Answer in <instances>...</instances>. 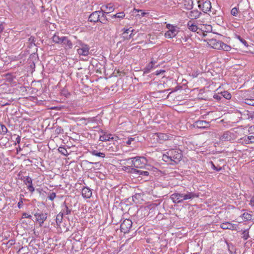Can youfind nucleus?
Masks as SVG:
<instances>
[{"label":"nucleus","instance_id":"nucleus-1","mask_svg":"<svg viewBox=\"0 0 254 254\" xmlns=\"http://www.w3.org/2000/svg\"><path fill=\"white\" fill-rule=\"evenodd\" d=\"M168 155L171 157L172 162L175 164H178L182 159V154L181 150L171 149L168 151Z\"/></svg>","mask_w":254,"mask_h":254},{"label":"nucleus","instance_id":"nucleus-2","mask_svg":"<svg viewBox=\"0 0 254 254\" xmlns=\"http://www.w3.org/2000/svg\"><path fill=\"white\" fill-rule=\"evenodd\" d=\"M133 160L130 162L131 167L136 168H141L147 163V160L145 157H139L133 158Z\"/></svg>","mask_w":254,"mask_h":254},{"label":"nucleus","instance_id":"nucleus-3","mask_svg":"<svg viewBox=\"0 0 254 254\" xmlns=\"http://www.w3.org/2000/svg\"><path fill=\"white\" fill-rule=\"evenodd\" d=\"M132 221L128 219H126L123 221L121 224V231L124 233H128L132 226Z\"/></svg>","mask_w":254,"mask_h":254},{"label":"nucleus","instance_id":"nucleus-4","mask_svg":"<svg viewBox=\"0 0 254 254\" xmlns=\"http://www.w3.org/2000/svg\"><path fill=\"white\" fill-rule=\"evenodd\" d=\"M167 27L169 29V30L165 33V36L168 38H172L174 37L178 33V31L176 29L175 27L170 24H167Z\"/></svg>","mask_w":254,"mask_h":254},{"label":"nucleus","instance_id":"nucleus-5","mask_svg":"<svg viewBox=\"0 0 254 254\" xmlns=\"http://www.w3.org/2000/svg\"><path fill=\"white\" fill-rule=\"evenodd\" d=\"M103 11L101 8V10L93 12L88 17V21L91 22L96 23L100 21V13Z\"/></svg>","mask_w":254,"mask_h":254},{"label":"nucleus","instance_id":"nucleus-6","mask_svg":"<svg viewBox=\"0 0 254 254\" xmlns=\"http://www.w3.org/2000/svg\"><path fill=\"white\" fill-rule=\"evenodd\" d=\"M200 1H198V7L201 9L202 11L204 13H207V11H211V3L209 0H205L203 2L202 4L199 3Z\"/></svg>","mask_w":254,"mask_h":254},{"label":"nucleus","instance_id":"nucleus-7","mask_svg":"<svg viewBox=\"0 0 254 254\" xmlns=\"http://www.w3.org/2000/svg\"><path fill=\"white\" fill-rule=\"evenodd\" d=\"M80 45L81 47L77 49V52L78 54L80 55H82L84 56L88 55L89 53V46L82 43H80Z\"/></svg>","mask_w":254,"mask_h":254},{"label":"nucleus","instance_id":"nucleus-8","mask_svg":"<svg viewBox=\"0 0 254 254\" xmlns=\"http://www.w3.org/2000/svg\"><path fill=\"white\" fill-rule=\"evenodd\" d=\"M234 134L230 131H225L223 134L220 137L219 139L222 141H231L233 139Z\"/></svg>","mask_w":254,"mask_h":254},{"label":"nucleus","instance_id":"nucleus-9","mask_svg":"<svg viewBox=\"0 0 254 254\" xmlns=\"http://www.w3.org/2000/svg\"><path fill=\"white\" fill-rule=\"evenodd\" d=\"M170 198L175 203H180L183 202V193H174L171 195Z\"/></svg>","mask_w":254,"mask_h":254},{"label":"nucleus","instance_id":"nucleus-10","mask_svg":"<svg viewBox=\"0 0 254 254\" xmlns=\"http://www.w3.org/2000/svg\"><path fill=\"white\" fill-rule=\"evenodd\" d=\"M37 221L39 222L40 226H42L44 222L46 220L47 215L46 213H36L34 214Z\"/></svg>","mask_w":254,"mask_h":254},{"label":"nucleus","instance_id":"nucleus-11","mask_svg":"<svg viewBox=\"0 0 254 254\" xmlns=\"http://www.w3.org/2000/svg\"><path fill=\"white\" fill-rule=\"evenodd\" d=\"M197 128H207L209 127V122L206 121L198 120L195 122L194 125Z\"/></svg>","mask_w":254,"mask_h":254},{"label":"nucleus","instance_id":"nucleus-12","mask_svg":"<svg viewBox=\"0 0 254 254\" xmlns=\"http://www.w3.org/2000/svg\"><path fill=\"white\" fill-rule=\"evenodd\" d=\"M125 30L122 34L123 38L124 40H129L132 37V33L134 31V29L130 27L128 29H124Z\"/></svg>","mask_w":254,"mask_h":254},{"label":"nucleus","instance_id":"nucleus-13","mask_svg":"<svg viewBox=\"0 0 254 254\" xmlns=\"http://www.w3.org/2000/svg\"><path fill=\"white\" fill-rule=\"evenodd\" d=\"M222 43L223 42L221 41L212 39L209 41L208 44L213 49L220 50V48L221 47Z\"/></svg>","mask_w":254,"mask_h":254},{"label":"nucleus","instance_id":"nucleus-14","mask_svg":"<svg viewBox=\"0 0 254 254\" xmlns=\"http://www.w3.org/2000/svg\"><path fill=\"white\" fill-rule=\"evenodd\" d=\"M199 194L193 192L188 191L186 194L183 193V201L188 199H192L195 197H198Z\"/></svg>","mask_w":254,"mask_h":254},{"label":"nucleus","instance_id":"nucleus-15","mask_svg":"<svg viewBox=\"0 0 254 254\" xmlns=\"http://www.w3.org/2000/svg\"><path fill=\"white\" fill-rule=\"evenodd\" d=\"M62 44L65 45V48L66 49H70L72 48L73 45L71 41L69 40L67 37L65 36L62 37Z\"/></svg>","mask_w":254,"mask_h":254},{"label":"nucleus","instance_id":"nucleus-16","mask_svg":"<svg viewBox=\"0 0 254 254\" xmlns=\"http://www.w3.org/2000/svg\"><path fill=\"white\" fill-rule=\"evenodd\" d=\"M220 227L223 229H229V230H236V225L232 224L230 222H224L222 223Z\"/></svg>","mask_w":254,"mask_h":254},{"label":"nucleus","instance_id":"nucleus-17","mask_svg":"<svg viewBox=\"0 0 254 254\" xmlns=\"http://www.w3.org/2000/svg\"><path fill=\"white\" fill-rule=\"evenodd\" d=\"M187 26L190 31L192 32H197V33L200 34V28L198 27L196 25L192 23L191 21L188 22Z\"/></svg>","mask_w":254,"mask_h":254},{"label":"nucleus","instance_id":"nucleus-18","mask_svg":"<svg viewBox=\"0 0 254 254\" xmlns=\"http://www.w3.org/2000/svg\"><path fill=\"white\" fill-rule=\"evenodd\" d=\"M156 62L151 61L143 69V71L144 73H149L152 68H155L158 65H155Z\"/></svg>","mask_w":254,"mask_h":254},{"label":"nucleus","instance_id":"nucleus-19","mask_svg":"<svg viewBox=\"0 0 254 254\" xmlns=\"http://www.w3.org/2000/svg\"><path fill=\"white\" fill-rule=\"evenodd\" d=\"M82 195L84 198H89L92 195V191L89 188L84 187L82 190Z\"/></svg>","mask_w":254,"mask_h":254},{"label":"nucleus","instance_id":"nucleus-20","mask_svg":"<svg viewBox=\"0 0 254 254\" xmlns=\"http://www.w3.org/2000/svg\"><path fill=\"white\" fill-rule=\"evenodd\" d=\"M131 172L136 173L139 175L148 176L149 174V172L146 171H143L141 170H137L135 168H132L131 169Z\"/></svg>","mask_w":254,"mask_h":254},{"label":"nucleus","instance_id":"nucleus-21","mask_svg":"<svg viewBox=\"0 0 254 254\" xmlns=\"http://www.w3.org/2000/svg\"><path fill=\"white\" fill-rule=\"evenodd\" d=\"M111 11H109L107 12H105L103 10V11L101 12V13L102 14V16L100 17V21L99 22H101V23L106 24H107V22L108 21V19L106 16V13H109Z\"/></svg>","mask_w":254,"mask_h":254},{"label":"nucleus","instance_id":"nucleus-22","mask_svg":"<svg viewBox=\"0 0 254 254\" xmlns=\"http://www.w3.org/2000/svg\"><path fill=\"white\" fill-rule=\"evenodd\" d=\"M212 26L210 25L201 26V28H200V33L202 32L204 36L205 35L204 32H210L212 31Z\"/></svg>","mask_w":254,"mask_h":254},{"label":"nucleus","instance_id":"nucleus-23","mask_svg":"<svg viewBox=\"0 0 254 254\" xmlns=\"http://www.w3.org/2000/svg\"><path fill=\"white\" fill-rule=\"evenodd\" d=\"M201 13L197 10L191 11L189 17L191 19H196L199 17Z\"/></svg>","mask_w":254,"mask_h":254},{"label":"nucleus","instance_id":"nucleus-24","mask_svg":"<svg viewBox=\"0 0 254 254\" xmlns=\"http://www.w3.org/2000/svg\"><path fill=\"white\" fill-rule=\"evenodd\" d=\"M193 1L192 0H185L184 6L186 9L190 10L193 8Z\"/></svg>","mask_w":254,"mask_h":254},{"label":"nucleus","instance_id":"nucleus-25","mask_svg":"<svg viewBox=\"0 0 254 254\" xmlns=\"http://www.w3.org/2000/svg\"><path fill=\"white\" fill-rule=\"evenodd\" d=\"M162 159L171 165H174V163L172 162L171 156L168 155V152H167L166 154H163Z\"/></svg>","mask_w":254,"mask_h":254},{"label":"nucleus","instance_id":"nucleus-26","mask_svg":"<svg viewBox=\"0 0 254 254\" xmlns=\"http://www.w3.org/2000/svg\"><path fill=\"white\" fill-rule=\"evenodd\" d=\"M90 152L94 156L101 157V158H104L105 157V154L103 152H99L98 151L96 150H93L92 151H90Z\"/></svg>","mask_w":254,"mask_h":254},{"label":"nucleus","instance_id":"nucleus-27","mask_svg":"<svg viewBox=\"0 0 254 254\" xmlns=\"http://www.w3.org/2000/svg\"><path fill=\"white\" fill-rule=\"evenodd\" d=\"M21 180L23 181V182L25 185H32V180L29 176H24L23 178H21Z\"/></svg>","mask_w":254,"mask_h":254},{"label":"nucleus","instance_id":"nucleus-28","mask_svg":"<svg viewBox=\"0 0 254 254\" xmlns=\"http://www.w3.org/2000/svg\"><path fill=\"white\" fill-rule=\"evenodd\" d=\"M63 219V213L60 212L56 217V222L57 225L59 226L60 224L62 222Z\"/></svg>","mask_w":254,"mask_h":254},{"label":"nucleus","instance_id":"nucleus-29","mask_svg":"<svg viewBox=\"0 0 254 254\" xmlns=\"http://www.w3.org/2000/svg\"><path fill=\"white\" fill-rule=\"evenodd\" d=\"M157 136L161 140L165 141L169 139V136L165 133H159L157 134Z\"/></svg>","mask_w":254,"mask_h":254},{"label":"nucleus","instance_id":"nucleus-30","mask_svg":"<svg viewBox=\"0 0 254 254\" xmlns=\"http://www.w3.org/2000/svg\"><path fill=\"white\" fill-rule=\"evenodd\" d=\"M62 37H60L58 35L55 34L52 37L53 41L57 44H62Z\"/></svg>","mask_w":254,"mask_h":254},{"label":"nucleus","instance_id":"nucleus-31","mask_svg":"<svg viewBox=\"0 0 254 254\" xmlns=\"http://www.w3.org/2000/svg\"><path fill=\"white\" fill-rule=\"evenodd\" d=\"M110 136H111L110 134V135L104 134L103 135H101L100 137V140L101 141H106L110 140L111 139H113V137H111Z\"/></svg>","mask_w":254,"mask_h":254},{"label":"nucleus","instance_id":"nucleus-32","mask_svg":"<svg viewBox=\"0 0 254 254\" xmlns=\"http://www.w3.org/2000/svg\"><path fill=\"white\" fill-rule=\"evenodd\" d=\"M221 94L222 95V98H225L226 99H230L231 98V94L227 91L221 92Z\"/></svg>","mask_w":254,"mask_h":254},{"label":"nucleus","instance_id":"nucleus-33","mask_svg":"<svg viewBox=\"0 0 254 254\" xmlns=\"http://www.w3.org/2000/svg\"><path fill=\"white\" fill-rule=\"evenodd\" d=\"M231 47L230 46L224 43L223 42L222 43L221 47L220 48V50H223L225 51H229L231 50Z\"/></svg>","mask_w":254,"mask_h":254},{"label":"nucleus","instance_id":"nucleus-34","mask_svg":"<svg viewBox=\"0 0 254 254\" xmlns=\"http://www.w3.org/2000/svg\"><path fill=\"white\" fill-rule=\"evenodd\" d=\"M125 16V14L124 13V12H121L117 13L115 15H113L111 17L113 18H123Z\"/></svg>","mask_w":254,"mask_h":254},{"label":"nucleus","instance_id":"nucleus-35","mask_svg":"<svg viewBox=\"0 0 254 254\" xmlns=\"http://www.w3.org/2000/svg\"><path fill=\"white\" fill-rule=\"evenodd\" d=\"M59 151L64 156H67L68 154L66 149L64 147H60L58 149Z\"/></svg>","mask_w":254,"mask_h":254},{"label":"nucleus","instance_id":"nucleus-36","mask_svg":"<svg viewBox=\"0 0 254 254\" xmlns=\"http://www.w3.org/2000/svg\"><path fill=\"white\" fill-rule=\"evenodd\" d=\"M242 238H243L245 240H247L249 237V234L248 230H244L242 233Z\"/></svg>","mask_w":254,"mask_h":254},{"label":"nucleus","instance_id":"nucleus-37","mask_svg":"<svg viewBox=\"0 0 254 254\" xmlns=\"http://www.w3.org/2000/svg\"><path fill=\"white\" fill-rule=\"evenodd\" d=\"M245 103L249 105L254 106V100L251 99H246Z\"/></svg>","mask_w":254,"mask_h":254},{"label":"nucleus","instance_id":"nucleus-38","mask_svg":"<svg viewBox=\"0 0 254 254\" xmlns=\"http://www.w3.org/2000/svg\"><path fill=\"white\" fill-rule=\"evenodd\" d=\"M141 196V194L140 193H136L134 195L132 196V200L135 203L137 202L139 198Z\"/></svg>","mask_w":254,"mask_h":254},{"label":"nucleus","instance_id":"nucleus-39","mask_svg":"<svg viewBox=\"0 0 254 254\" xmlns=\"http://www.w3.org/2000/svg\"><path fill=\"white\" fill-rule=\"evenodd\" d=\"M238 8L237 7H234L232 9L231 13L234 16H237L238 12Z\"/></svg>","mask_w":254,"mask_h":254},{"label":"nucleus","instance_id":"nucleus-40","mask_svg":"<svg viewBox=\"0 0 254 254\" xmlns=\"http://www.w3.org/2000/svg\"><path fill=\"white\" fill-rule=\"evenodd\" d=\"M237 38L246 47H248V44L247 42V41L243 39L239 35H237Z\"/></svg>","mask_w":254,"mask_h":254},{"label":"nucleus","instance_id":"nucleus-41","mask_svg":"<svg viewBox=\"0 0 254 254\" xmlns=\"http://www.w3.org/2000/svg\"><path fill=\"white\" fill-rule=\"evenodd\" d=\"M1 129L0 131V133L5 134L7 132V129L6 127L4 125H1Z\"/></svg>","mask_w":254,"mask_h":254},{"label":"nucleus","instance_id":"nucleus-42","mask_svg":"<svg viewBox=\"0 0 254 254\" xmlns=\"http://www.w3.org/2000/svg\"><path fill=\"white\" fill-rule=\"evenodd\" d=\"M211 164V165H212V168H213V170L216 171H220V170H222V167H220V166H215V165L214 164V163L211 161L210 162Z\"/></svg>","mask_w":254,"mask_h":254},{"label":"nucleus","instance_id":"nucleus-43","mask_svg":"<svg viewBox=\"0 0 254 254\" xmlns=\"http://www.w3.org/2000/svg\"><path fill=\"white\" fill-rule=\"evenodd\" d=\"M213 97L214 99L218 101H219L222 99V96L221 93L214 94Z\"/></svg>","mask_w":254,"mask_h":254},{"label":"nucleus","instance_id":"nucleus-44","mask_svg":"<svg viewBox=\"0 0 254 254\" xmlns=\"http://www.w3.org/2000/svg\"><path fill=\"white\" fill-rule=\"evenodd\" d=\"M56 197V194L55 192H52L48 196V198L51 200H53Z\"/></svg>","mask_w":254,"mask_h":254},{"label":"nucleus","instance_id":"nucleus-45","mask_svg":"<svg viewBox=\"0 0 254 254\" xmlns=\"http://www.w3.org/2000/svg\"><path fill=\"white\" fill-rule=\"evenodd\" d=\"M243 217L247 220H249L252 219V215L249 213H244Z\"/></svg>","mask_w":254,"mask_h":254},{"label":"nucleus","instance_id":"nucleus-46","mask_svg":"<svg viewBox=\"0 0 254 254\" xmlns=\"http://www.w3.org/2000/svg\"><path fill=\"white\" fill-rule=\"evenodd\" d=\"M64 206H65V213H66V214H69L71 213V209H69L67 207V206L66 205L65 202H64Z\"/></svg>","mask_w":254,"mask_h":254},{"label":"nucleus","instance_id":"nucleus-47","mask_svg":"<svg viewBox=\"0 0 254 254\" xmlns=\"http://www.w3.org/2000/svg\"><path fill=\"white\" fill-rule=\"evenodd\" d=\"M27 189L31 192H33L35 190V188L33 186V185H28L27 186Z\"/></svg>","mask_w":254,"mask_h":254},{"label":"nucleus","instance_id":"nucleus-48","mask_svg":"<svg viewBox=\"0 0 254 254\" xmlns=\"http://www.w3.org/2000/svg\"><path fill=\"white\" fill-rule=\"evenodd\" d=\"M247 138H248L250 140V142L251 143H254V136H253V135L247 136Z\"/></svg>","mask_w":254,"mask_h":254},{"label":"nucleus","instance_id":"nucleus-49","mask_svg":"<svg viewBox=\"0 0 254 254\" xmlns=\"http://www.w3.org/2000/svg\"><path fill=\"white\" fill-rule=\"evenodd\" d=\"M23 204L22 198L21 197L20 200L18 202L17 206L19 208H20L22 207Z\"/></svg>","mask_w":254,"mask_h":254},{"label":"nucleus","instance_id":"nucleus-50","mask_svg":"<svg viewBox=\"0 0 254 254\" xmlns=\"http://www.w3.org/2000/svg\"><path fill=\"white\" fill-rule=\"evenodd\" d=\"M134 138L130 137V138H128L126 142L127 145H130L131 144V142L134 141Z\"/></svg>","mask_w":254,"mask_h":254},{"label":"nucleus","instance_id":"nucleus-51","mask_svg":"<svg viewBox=\"0 0 254 254\" xmlns=\"http://www.w3.org/2000/svg\"><path fill=\"white\" fill-rule=\"evenodd\" d=\"M164 72H165V70H157L155 71V74L156 75H158L160 74H163Z\"/></svg>","mask_w":254,"mask_h":254},{"label":"nucleus","instance_id":"nucleus-52","mask_svg":"<svg viewBox=\"0 0 254 254\" xmlns=\"http://www.w3.org/2000/svg\"><path fill=\"white\" fill-rule=\"evenodd\" d=\"M22 216L23 218H30V219L31 218V217H32V216L30 215H29L26 213H23L22 214Z\"/></svg>","mask_w":254,"mask_h":254},{"label":"nucleus","instance_id":"nucleus-53","mask_svg":"<svg viewBox=\"0 0 254 254\" xmlns=\"http://www.w3.org/2000/svg\"><path fill=\"white\" fill-rule=\"evenodd\" d=\"M252 206H254V196H253L251 200H250V203Z\"/></svg>","mask_w":254,"mask_h":254},{"label":"nucleus","instance_id":"nucleus-54","mask_svg":"<svg viewBox=\"0 0 254 254\" xmlns=\"http://www.w3.org/2000/svg\"><path fill=\"white\" fill-rule=\"evenodd\" d=\"M244 141H245V143L246 144H250V143H251L250 142V140L248 138H247V136H246L245 137V139H244Z\"/></svg>","mask_w":254,"mask_h":254},{"label":"nucleus","instance_id":"nucleus-55","mask_svg":"<svg viewBox=\"0 0 254 254\" xmlns=\"http://www.w3.org/2000/svg\"><path fill=\"white\" fill-rule=\"evenodd\" d=\"M20 136H17V137H16V142L17 143H19L20 142Z\"/></svg>","mask_w":254,"mask_h":254},{"label":"nucleus","instance_id":"nucleus-56","mask_svg":"<svg viewBox=\"0 0 254 254\" xmlns=\"http://www.w3.org/2000/svg\"><path fill=\"white\" fill-rule=\"evenodd\" d=\"M42 190H42V189H37L36 190V191H37V192H38L40 194H41V192H42Z\"/></svg>","mask_w":254,"mask_h":254},{"label":"nucleus","instance_id":"nucleus-57","mask_svg":"<svg viewBox=\"0 0 254 254\" xmlns=\"http://www.w3.org/2000/svg\"><path fill=\"white\" fill-rule=\"evenodd\" d=\"M106 7L107 8L109 9V10H112V6H109L108 5H106Z\"/></svg>","mask_w":254,"mask_h":254},{"label":"nucleus","instance_id":"nucleus-58","mask_svg":"<svg viewBox=\"0 0 254 254\" xmlns=\"http://www.w3.org/2000/svg\"><path fill=\"white\" fill-rule=\"evenodd\" d=\"M216 12H217V10H213L212 14H213V15H216Z\"/></svg>","mask_w":254,"mask_h":254},{"label":"nucleus","instance_id":"nucleus-59","mask_svg":"<svg viewBox=\"0 0 254 254\" xmlns=\"http://www.w3.org/2000/svg\"><path fill=\"white\" fill-rule=\"evenodd\" d=\"M169 89H167V90H163V91H160V92H166L167 91H168Z\"/></svg>","mask_w":254,"mask_h":254},{"label":"nucleus","instance_id":"nucleus-60","mask_svg":"<svg viewBox=\"0 0 254 254\" xmlns=\"http://www.w3.org/2000/svg\"><path fill=\"white\" fill-rule=\"evenodd\" d=\"M172 92H173V91L171 92H170V93H169V94L167 96L166 98H168V97H169V95H170V94Z\"/></svg>","mask_w":254,"mask_h":254},{"label":"nucleus","instance_id":"nucleus-61","mask_svg":"<svg viewBox=\"0 0 254 254\" xmlns=\"http://www.w3.org/2000/svg\"><path fill=\"white\" fill-rule=\"evenodd\" d=\"M145 14V13L144 12H142V15H144Z\"/></svg>","mask_w":254,"mask_h":254},{"label":"nucleus","instance_id":"nucleus-62","mask_svg":"<svg viewBox=\"0 0 254 254\" xmlns=\"http://www.w3.org/2000/svg\"><path fill=\"white\" fill-rule=\"evenodd\" d=\"M22 248H23V247H22L21 249H20L19 250V251H20L21 249H22Z\"/></svg>","mask_w":254,"mask_h":254},{"label":"nucleus","instance_id":"nucleus-63","mask_svg":"<svg viewBox=\"0 0 254 254\" xmlns=\"http://www.w3.org/2000/svg\"><path fill=\"white\" fill-rule=\"evenodd\" d=\"M8 103H6V104H5L4 105H8Z\"/></svg>","mask_w":254,"mask_h":254},{"label":"nucleus","instance_id":"nucleus-64","mask_svg":"<svg viewBox=\"0 0 254 254\" xmlns=\"http://www.w3.org/2000/svg\"><path fill=\"white\" fill-rule=\"evenodd\" d=\"M20 195H21V196H23V194H21Z\"/></svg>","mask_w":254,"mask_h":254}]
</instances>
